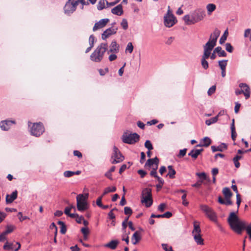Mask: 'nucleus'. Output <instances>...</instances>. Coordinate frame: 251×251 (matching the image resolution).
Listing matches in <instances>:
<instances>
[{
  "label": "nucleus",
  "instance_id": "1",
  "mask_svg": "<svg viewBox=\"0 0 251 251\" xmlns=\"http://www.w3.org/2000/svg\"><path fill=\"white\" fill-rule=\"evenodd\" d=\"M227 222L231 229L237 234H241L242 231L246 229L247 234L251 239V225L246 227L245 222L240 220L235 212H232L230 213Z\"/></svg>",
  "mask_w": 251,
  "mask_h": 251
},
{
  "label": "nucleus",
  "instance_id": "2",
  "mask_svg": "<svg viewBox=\"0 0 251 251\" xmlns=\"http://www.w3.org/2000/svg\"><path fill=\"white\" fill-rule=\"evenodd\" d=\"M205 12L202 8H197L189 14L185 15L183 19L187 25H194L203 20L205 17Z\"/></svg>",
  "mask_w": 251,
  "mask_h": 251
},
{
  "label": "nucleus",
  "instance_id": "3",
  "mask_svg": "<svg viewBox=\"0 0 251 251\" xmlns=\"http://www.w3.org/2000/svg\"><path fill=\"white\" fill-rule=\"evenodd\" d=\"M107 44H100L90 55V59L95 62H100L103 59L104 53L107 50Z\"/></svg>",
  "mask_w": 251,
  "mask_h": 251
},
{
  "label": "nucleus",
  "instance_id": "4",
  "mask_svg": "<svg viewBox=\"0 0 251 251\" xmlns=\"http://www.w3.org/2000/svg\"><path fill=\"white\" fill-rule=\"evenodd\" d=\"M88 194H79L76 197V206L78 211H84L88 208L89 205L87 201Z\"/></svg>",
  "mask_w": 251,
  "mask_h": 251
},
{
  "label": "nucleus",
  "instance_id": "5",
  "mask_svg": "<svg viewBox=\"0 0 251 251\" xmlns=\"http://www.w3.org/2000/svg\"><path fill=\"white\" fill-rule=\"evenodd\" d=\"M141 202L144 203L147 207H150L152 204L151 189L149 188H144L142 192Z\"/></svg>",
  "mask_w": 251,
  "mask_h": 251
},
{
  "label": "nucleus",
  "instance_id": "6",
  "mask_svg": "<svg viewBox=\"0 0 251 251\" xmlns=\"http://www.w3.org/2000/svg\"><path fill=\"white\" fill-rule=\"evenodd\" d=\"M200 208L209 220L215 223H217V216L216 213L212 208L207 205L201 204L200 205Z\"/></svg>",
  "mask_w": 251,
  "mask_h": 251
},
{
  "label": "nucleus",
  "instance_id": "7",
  "mask_svg": "<svg viewBox=\"0 0 251 251\" xmlns=\"http://www.w3.org/2000/svg\"><path fill=\"white\" fill-rule=\"evenodd\" d=\"M125 159L120 150L116 147L113 148V152L111 156L110 161L112 164H115L122 162Z\"/></svg>",
  "mask_w": 251,
  "mask_h": 251
},
{
  "label": "nucleus",
  "instance_id": "8",
  "mask_svg": "<svg viewBox=\"0 0 251 251\" xmlns=\"http://www.w3.org/2000/svg\"><path fill=\"white\" fill-rule=\"evenodd\" d=\"M139 135L136 133L128 134L124 133L122 136V141L124 143L128 144H133L139 140Z\"/></svg>",
  "mask_w": 251,
  "mask_h": 251
},
{
  "label": "nucleus",
  "instance_id": "9",
  "mask_svg": "<svg viewBox=\"0 0 251 251\" xmlns=\"http://www.w3.org/2000/svg\"><path fill=\"white\" fill-rule=\"evenodd\" d=\"M77 5V0H69L64 7L65 13L67 15H70L76 10Z\"/></svg>",
  "mask_w": 251,
  "mask_h": 251
},
{
  "label": "nucleus",
  "instance_id": "10",
  "mask_svg": "<svg viewBox=\"0 0 251 251\" xmlns=\"http://www.w3.org/2000/svg\"><path fill=\"white\" fill-rule=\"evenodd\" d=\"M177 20L175 16L172 14L169 9L167 13L164 17V24L167 27H172L176 23Z\"/></svg>",
  "mask_w": 251,
  "mask_h": 251
},
{
  "label": "nucleus",
  "instance_id": "11",
  "mask_svg": "<svg viewBox=\"0 0 251 251\" xmlns=\"http://www.w3.org/2000/svg\"><path fill=\"white\" fill-rule=\"evenodd\" d=\"M45 129L41 123H34L30 129L31 135L39 137L44 132Z\"/></svg>",
  "mask_w": 251,
  "mask_h": 251
},
{
  "label": "nucleus",
  "instance_id": "12",
  "mask_svg": "<svg viewBox=\"0 0 251 251\" xmlns=\"http://www.w3.org/2000/svg\"><path fill=\"white\" fill-rule=\"evenodd\" d=\"M21 248V244L19 242L15 244L6 242L3 246V249L7 251H17Z\"/></svg>",
  "mask_w": 251,
  "mask_h": 251
},
{
  "label": "nucleus",
  "instance_id": "13",
  "mask_svg": "<svg viewBox=\"0 0 251 251\" xmlns=\"http://www.w3.org/2000/svg\"><path fill=\"white\" fill-rule=\"evenodd\" d=\"M216 43L209 39L208 41L203 46V54L210 56L211 51L216 46Z\"/></svg>",
  "mask_w": 251,
  "mask_h": 251
},
{
  "label": "nucleus",
  "instance_id": "14",
  "mask_svg": "<svg viewBox=\"0 0 251 251\" xmlns=\"http://www.w3.org/2000/svg\"><path fill=\"white\" fill-rule=\"evenodd\" d=\"M15 124L16 122L15 120H5L1 121L0 122V127L3 131H7L10 128L12 125Z\"/></svg>",
  "mask_w": 251,
  "mask_h": 251
},
{
  "label": "nucleus",
  "instance_id": "15",
  "mask_svg": "<svg viewBox=\"0 0 251 251\" xmlns=\"http://www.w3.org/2000/svg\"><path fill=\"white\" fill-rule=\"evenodd\" d=\"M109 19L108 18L102 19L99 22H96L93 28V31H96L98 29L104 27L109 22Z\"/></svg>",
  "mask_w": 251,
  "mask_h": 251
},
{
  "label": "nucleus",
  "instance_id": "16",
  "mask_svg": "<svg viewBox=\"0 0 251 251\" xmlns=\"http://www.w3.org/2000/svg\"><path fill=\"white\" fill-rule=\"evenodd\" d=\"M157 167L158 166H156L155 168L152 169V170L150 173V175L151 176L157 178L158 182H159L160 184H157L156 187L157 189H160L162 187V186L164 183V181L162 178L159 177L157 175L156 169H157Z\"/></svg>",
  "mask_w": 251,
  "mask_h": 251
},
{
  "label": "nucleus",
  "instance_id": "17",
  "mask_svg": "<svg viewBox=\"0 0 251 251\" xmlns=\"http://www.w3.org/2000/svg\"><path fill=\"white\" fill-rule=\"evenodd\" d=\"M117 28H114L112 27H109L106 29L101 34V38L105 40L110 36L115 34L117 32Z\"/></svg>",
  "mask_w": 251,
  "mask_h": 251
},
{
  "label": "nucleus",
  "instance_id": "18",
  "mask_svg": "<svg viewBox=\"0 0 251 251\" xmlns=\"http://www.w3.org/2000/svg\"><path fill=\"white\" fill-rule=\"evenodd\" d=\"M120 46L117 43L115 40H113L109 46V50L107 51V53H118L119 51Z\"/></svg>",
  "mask_w": 251,
  "mask_h": 251
},
{
  "label": "nucleus",
  "instance_id": "19",
  "mask_svg": "<svg viewBox=\"0 0 251 251\" xmlns=\"http://www.w3.org/2000/svg\"><path fill=\"white\" fill-rule=\"evenodd\" d=\"M239 87L242 90H244L243 94L244 95L246 99H249L250 96V91L248 85L246 83H241L239 84Z\"/></svg>",
  "mask_w": 251,
  "mask_h": 251
},
{
  "label": "nucleus",
  "instance_id": "20",
  "mask_svg": "<svg viewBox=\"0 0 251 251\" xmlns=\"http://www.w3.org/2000/svg\"><path fill=\"white\" fill-rule=\"evenodd\" d=\"M17 191L15 190L13 192L12 194L9 195H7L6 196V202L7 203H12L15 199L17 198Z\"/></svg>",
  "mask_w": 251,
  "mask_h": 251
},
{
  "label": "nucleus",
  "instance_id": "21",
  "mask_svg": "<svg viewBox=\"0 0 251 251\" xmlns=\"http://www.w3.org/2000/svg\"><path fill=\"white\" fill-rule=\"evenodd\" d=\"M111 12L115 15L121 16L123 14V6L122 4H119L111 10Z\"/></svg>",
  "mask_w": 251,
  "mask_h": 251
},
{
  "label": "nucleus",
  "instance_id": "22",
  "mask_svg": "<svg viewBox=\"0 0 251 251\" xmlns=\"http://www.w3.org/2000/svg\"><path fill=\"white\" fill-rule=\"evenodd\" d=\"M203 149H193L188 153V155L191 156L193 159H196L198 156L202 152Z\"/></svg>",
  "mask_w": 251,
  "mask_h": 251
},
{
  "label": "nucleus",
  "instance_id": "23",
  "mask_svg": "<svg viewBox=\"0 0 251 251\" xmlns=\"http://www.w3.org/2000/svg\"><path fill=\"white\" fill-rule=\"evenodd\" d=\"M141 239V237L140 235V233L138 231H136L133 234L131 238L132 244L133 245H136Z\"/></svg>",
  "mask_w": 251,
  "mask_h": 251
},
{
  "label": "nucleus",
  "instance_id": "24",
  "mask_svg": "<svg viewBox=\"0 0 251 251\" xmlns=\"http://www.w3.org/2000/svg\"><path fill=\"white\" fill-rule=\"evenodd\" d=\"M211 143V139L208 137H205L202 139L200 144L197 145V147H208Z\"/></svg>",
  "mask_w": 251,
  "mask_h": 251
},
{
  "label": "nucleus",
  "instance_id": "25",
  "mask_svg": "<svg viewBox=\"0 0 251 251\" xmlns=\"http://www.w3.org/2000/svg\"><path fill=\"white\" fill-rule=\"evenodd\" d=\"M119 244V242L117 240H113L108 243L107 244L104 245L105 247L108 248L112 250H115L117 245Z\"/></svg>",
  "mask_w": 251,
  "mask_h": 251
},
{
  "label": "nucleus",
  "instance_id": "26",
  "mask_svg": "<svg viewBox=\"0 0 251 251\" xmlns=\"http://www.w3.org/2000/svg\"><path fill=\"white\" fill-rule=\"evenodd\" d=\"M158 163L159 159L157 157H155L154 158L148 159L145 164V166L151 167L153 164H155L156 166H158Z\"/></svg>",
  "mask_w": 251,
  "mask_h": 251
},
{
  "label": "nucleus",
  "instance_id": "27",
  "mask_svg": "<svg viewBox=\"0 0 251 251\" xmlns=\"http://www.w3.org/2000/svg\"><path fill=\"white\" fill-rule=\"evenodd\" d=\"M210 56L206 55L203 54L201 57V66L204 69H207L209 66H208V63L206 61V59H208L209 57Z\"/></svg>",
  "mask_w": 251,
  "mask_h": 251
},
{
  "label": "nucleus",
  "instance_id": "28",
  "mask_svg": "<svg viewBox=\"0 0 251 251\" xmlns=\"http://www.w3.org/2000/svg\"><path fill=\"white\" fill-rule=\"evenodd\" d=\"M195 241L198 245H202L203 244V240L201 237V233L193 234Z\"/></svg>",
  "mask_w": 251,
  "mask_h": 251
},
{
  "label": "nucleus",
  "instance_id": "29",
  "mask_svg": "<svg viewBox=\"0 0 251 251\" xmlns=\"http://www.w3.org/2000/svg\"><path fill=\"white\" fill-rule=\"evenodd\" d=\"M193 224L194 229L192 231V234L201 233V229L200 228V223L197 221H194Z\"/></svg>",
  "mask_w": 251,
  "mask_h": 251
},
{
  "label": "nucleus",
  "instance_id": "30",
  "mask_svg": "<svg viewBox=\"0 0 251 251\" xmlns=\"http://www.w3.org/2000/svg\"><path fill=\"white\" fill-rule=\"evenodd\" d=\"M214 53H218L219 57H226V53L222 50L221 47H217L214 49Z\"/></svg>",
  "mask_w": 251,
  "mask_h": 251
},
{
  "label": "nucleus",
  "instance_id": "31",
  "mask_svg": "<svg viewBox=\"0 0 251 251\" xmlns=\"http://www.w3.org/2000/svg\"><path fill=\"white\" fill-rule=\"evenodd\" d=\"M220 32L218 30H215L210 36L209 40L216 43L217 40L220 35Z\"/></svg>",
  "mask_w": 251,
  "mask_h": 251
},
{
  "label": "nucleus",
  "instance_id": "32",
  "mask_svg": "<svg viewBox=\"0 0 251 251\" xmlns=\"http://www.w3.org/2000/svg\"><path fill=\"white\" fill-rule=\"evenodd\" d=\"M211 150L213 152H215L217 151H222L223 148H224L225 149H226L227 146H226V144H225L224 143H222L220 146H219L218 147L212 146H211Z\"/></svg>",
  "mask_w": 251,
  "mask_h": 251
},
{
  "label": "nucleus",
  "instance_id": "33",
  "mask_svg": "<svg viewBox=\"0 0 251 251\" xmlns=\"http://www.w3.org/2000/svg\"><path fill=\"white\" fill-rule=\"evenodd\" d=\"M168 173L167 176H168L170 178H175L176 172L175 169H174L173 166L172 165H169L168 166Z\"/></svg>",
  "mask_w": 251,
  "mask_h": 251
},
{
  "label": "nucleus",
  "instance_id": "34",
  "mask_svg": "<svg viewBox=\"0 0 251 251\" xmlns=\"http://www.w3.org/2000/svg\"><path fill=\"white\" fill-rule=\"evenodd\" d=\"M223 193L225 196L226 199H230L232 195V193L230 191L229 188L225 187L223 189Z\"/></svg>",
  "mask_w": 251,
  "mask_h": 251
},
{
  "label": "nucleus",
  "instance_id": "35",
  "mask_svg": "<svg viewBox=\"0 0 251 251\" xmlns=\"http://www.w3.org/2000/svg\"><path fill=\"white\" fill-rule=\"evenodd\" d=\"M206 9L208 15H210L212 12L215 10L216 5L213 3H209L206 5Z\"/></svg>",
  "mask_w": 251,
  "mask_h": 251
},
{
  "label": "nucleus",
  "instance_id": "36",
  "mask_svg": "<svg viewBox=\"0 0 251 251\" xmlns=\"http://www.w3.org/2000/svg\"><path fill=\"white\" fill-rule=\"evenodd\" d=\"M227 60H220L218 62L219 66L221 70H226L227 65Z\"/></svg>",
  "mask_w": 251,
  "mask_h": 251
},
{
  "label": "nucleus",
  "instance_id": "37",
  "mask_svg": "<svg viewBox=\"0 0 251 251\" xmlns=\"http://www.w3.org/2000/svg\"><path fill=\"white\" fill-rule=\"evenodd\" d=\"M106 0H100L98 4L97 8L99 10H101L104 8H107V6H105V1Z\"/></svg>",
  "mask_w": 251,
  "mask_h": 251
},
{
  "label": "nucleus",
  "instance_id": "38",
  "mask_svg": "<svg viewBox=\"0 0 251 251\" xmlns=\"http://www.w3.org/2000/svg\"><path fill=\"white\" fill-rule=\"evenodd\" d=\"M133 46L131 42H129L127 43L125 51L126 52H129V53H131L132 52L133 50Z\"/></svg>",
  "mask_w": 251,
  "mask_h": 251
},
{
  "label": "nucleus",
  "instance_id": "39",
  "mask_svg": "<svg viewBox=\"0 0 251 251\" xmlns=\"http://www.w3.org/2000/svg\"><path fill=\"white\" fill-rule=\"evenodd\" d=\"M116 190V188L115 186L112 187H107L105 189L102 195L104 196L109 193L115 192Z\"/></svg>",
  "mask_w": 251,
  "mask_h": 251
},
{
  "label": "nucleus",
  "instance_id": "40",
  "mask_svg": "<svg viewBox=\"0 0 251 251\" xmlns=\"http://www.w3.org/2000/svg\"><path fill=\"white\" fill-rule=\"evenodd\" d=\"M218 121L217 117H213L210 119L206 120L205 121V124L207 126H210L212 124H214L216 123Z\"/></svg>",
  "mask_w": 251,
  "mask_h": 251
},
{
  "label": "nucleus",
  "instance_id": "41",
  "mask_svg": "<svg viewBox=\"0 0 251 251\" xmlns=\"http://www.w3.org/2000/svg\"><path fill=\"white\" fill-rule=\"evenodd\" d=\"M227 34H228V32H227V30H226L225 31L224 34L222 36V37L220 39L219 43L220 44L222 45L225 43V42L226 40Z\"/></svg>",
  "mask_w": 251,
  "mask_h": 251
},
{
  "label": "nucleus",
  "instance_id": "42",
  "mask_svg": "<svg viewBox=\"0 0 251 251\" xmlns=\"http://www.w3.org/2000/svg\"><path fill=\"white\" fill-rule=\"evenodd\" d=\"M196 175L200 178H202L203 180H206L208 182L210 181V178L206 176V174L204 172L197 173Z\"/></svg>",
  "mask_w": 251,
  "mask_h": 251
},
{
  "label": "nucleus",
  "instance_id": "43",
  "mask_svg": "<svg viewBox=\"0 0 251 251\" xmlns=\"http://www.w3.org/2000/svg\"><path fill=\"white\" fill-rule=\"evenodd\" d=\"M15 228V226L12 225H8L6 226V229L5 231H4V234L6 235L12 232Z\"/></svg>",
  "mask_w": 251,
  "mask_h": 251
},
{
  "label": "nucleus",
  "instance_id": "44",
  "mask_svg": "<svg viewBox=\"0 0 251 251\" xmlns=\"http://www.w3.org/2000/svg\"><path fill=\"white\" fill-rule=\"evenodd\" d=\"M121 25L124 30H126L128 28V23L126 19H123L121 23Z\"/></svg>",
  "mask_w": 251,
  "mask_h": 251
},
{
  "label": "nucleus",
  "instance_id": "45",
  "mask_svg": "<svg viewBox=\"0 0 251 251\" xmlns=\"http://www.w3.org/2000/svg\"><path fill=\"white\" fill-rule=\"evenodd\" d=\"M145 147L148 149L149 151H151L153 149V147L151 143L149 140H147L145 143Z\"/></svg>",
  "mask_w": 251,
  "mask_h": 251
},
{
  "label": "nucleus",
  "instance_id": "46",
  "mask_svg": "<svg viewBox=\"0 0 251 251\" xmlns=\"http://www.w3.org/2000/svg\"><path fill=\"white\" fill-rule=\"evenodd\" d=\"M124 212L126 215L129 216L132 213V210L130 207L126 206L124 208Z\"/></svg>",
  "mask_w": 251,
  "mask_h": 251
},
{
  "label": "nucleus",
  "instance_id": "47",
  "mask_svg": "<svg viewBox=\"0 0 251 251\" xmlns=\"http://www.w3.org/2000/svg\"><path fill=\"white\" fill-rule=\"evenodd\" d=\"M98 71L100 75L103 76L109 72V69L108 68H105L104 70L102 69H100L98 70Z\"/></svg>",
  "mask_w": 251,
  "mask_h": 251
},
{
  "label": "nucleus",
  "instance_id": "48",
  "mask_svg": "<svg viewBox=\"0 0 251 251\" xmlns=\"http://www.w3.org/2000/svg\"><path fill=\"white\" fill-rule=\"evenodd\" d=\"M75 175L74 172L66 171L64 172V176L66 177H70Z\"/></svg>",
  "mask_w": 251,
  "mask_h": 251
},
{
  "label": "nucleus",
  "instance_id": "49",
  "mask_svg": "<svg viewBox=\"0 0 251 251\" xmlns=\"http://www.w3.org/2000/svg\"><path fill=\"white\" fill-rule=\"evenodd\" d=\"M186 196L187 195L186 193H185L181 197V199L182 200V204L185 206H188L189 204V202L186 200Z\"/></svg>",
  "mask_w": 251,
  "mask_h": 251
},
{
  "label": "nucleus",
  "instance_id": "50",
  "mask_svg": "<svg viewBox=\"0 0 251 251\" xmlns=\"http://www.w3.org/2000/svg\"><path fill=\"white\" fill-rule=\"evenodd\" d=\"M226 50L231 53L233 51V48L230 43H227L226 44Z\"/></svg>",
  "mask_w": 251,
  "mask_h": 251
},
{
  "label": "nucleus",
  "instance_id": "51",
  "mask_svg": "<svg viewBox=\"0 0 251 251\" xmlns=\"http://www.w3.org/2000/svg\"><path fill=\"white\" fill-rule=\"evenodd\" d=\"M216 91V86L213 85L212 87H211L207 91V94L209 96H211L213 94L215 93Z\"/></svg>",
  "mask_w": 251,
  "mask_h": 251
},
{
  "label": "nucleus",
  "instance_id": "52",
  "mask_svg": "<svg viewBox=\"0 0 251 251\" xmlns=\"http://www.w3.org/2000/svg\"><path fill=\"white\" fill-rule=\"evenodd\" d=\"M95 36L93 35H90L89 38V43L91 47H93L95 42Z\"/></svg>",
  "mask_w": 251,
  "mask_h": 251
},
{
  "label": "nucleus",
  "instance_id": "53",
  "mask_svg": "<svg viewBox=\"0 0 251 251\" xmlns=\"http://www.w3.org/2000/svg\"><path fill=\"white\" fill-rule=\"evenodd\" d=\"M187 149H184L179 151V154L177 156L179 158L184 156L186 153Z\"/></svg>",
  "mask_w": 251,
  "mask_h": 251
},
{
  "label": "nucleus",
  "instance_id": "54",
  "mask_svg": "<svg viewBox=\"0 0 251 251\" xmlns=\"http://www.w3.org/2000/svg\"><path fill=\"white\" fill-rule=\"evenodd\" d=\"M128 218H129V216L126 217L122 223V228L124 229H125L127 227V223Z\"/></svg>",
  "mask_w": 251,
  "mask_h": 251
},
{
  "label": "nucleus",
  "instance_id": "55",
  "mask_svg": "<svg viewBox=\"0 0 251 251\" xmlns=\"http://www.w3.org/2000/svg\"><path fill=\"white\" fill-rule=\"evenodd\" d=\"M166 207V205L165 203H161L159 206H158V210L161 212L164 211L165 208Z\"/></svg>",
  "mask_w": 251,
  "mask_h": 251
},
{
  "label": "nucleus",
  "instance_id": "56",
  "mask_svg": "<svg viewBox=\"0 0 251 251\" xmlns=\"http://www.w3.org/2000/svg\"><path fill=\"white\" fill-rule=\"evenodd\" d=\"M103 196L102 195V196H101L99 198H98L97 199V201H96L97 205L98 206H99L100 207L102 205V204L101 202V200H102Z\"/></svg>",
  "mask_w": 251,
  "mask_h": 251
},
{
  "label": "nucleus",
  "instance_id": "57",
  "mask_svg": "<svg viewBox=\"0 0 251 251\" xmlns=\"http://www.w3.org/2000/svg\"><path fill=\"white\" fill-rule=\"evenodd\" d=\"M115 53H112V54L109 56L108 59L110 61H113L117 59V56Z\"/></svg>",
  "mask_w": 251,
  "mask_h": 251
},
{
  "label": "nucleus",
  "instance_id": "58",
  "mask_svg": "<svg viewBox=\"0 0 251 251\" xmlns=\"http://www.w3.org/2000/svg\"><path fill=\"white\" fill-rule=\"evenodd\" d=\"M236 199H237L236 203H237V207H238V208L239 207V206H240V203H241V198H240V195H239V194H237L236 195Z\"/></svg>",
  "mask_w": 251,
  "mask_h": 251
},
{
  "label": "nucleus",
  "instance_id": "59",
  "mask_svg": "<svg viewBox=\"0 0 251 251\" xmlns=\"http://www.w3.org/2000/svg\"><path fill=\"white\" fill-rule=\"evenodd\" d=\"M18 216H19V219L20 220V221L22 222L23 221H24L25 220L27 219V217L26 216H23L22 215V213L21 212H19L18 213Z\"/></svg>",
  "mask_w": 251,
  "mask_h": 251
},
{
  "label": "nucleus",
  "instance_id": "60",
  "mask_svg": "<svg viewBox=\"0 0 251 251\" xmlns=\"http://www.w3.org/2000/svg\"><path fill=\"white\" fill-rule=\"evenodd\" d=\"M172 216L171 212L167 211L163 214V218H169Z\"/></svg>",
  "mask_w": 251,
  "mask_h": 251
},
{
  "label": "nucleus",
  "instance_id": "61",
  "mask_svg": "<svg viewBox=\"0 0 251 251\" xmlns=\"http://www.w3.org/2000/svg\"><path fill=\"white\" fill-rule=\"evenodd\" d=\"M138 173L141 176L142 178L144 177L147 174V173L143 170H138Z\"/></svg>",
  "mask_w": 251,
  "mask_h": 251
},
{
  "label": "nucleus",
  "instance_id": "62",
  "mask_svg": "<svg viewBox=\"0 0 251 251\" xmlns=\"http://www.w3.org/2000/svg\"><path fill=\"white\" fill-rule=\"evenodd\" d=\"M73 153L75 156H77L79 158H81L82 156V153L78 151H74Z\"/></svg>",
  "mask_w": 251,
  "mask_h": 251
},
{
  "label": "nucleus",
  "instance_id": "63",
  "mask_svg": "<svg viewBox=\"0 0 251 251\" xmlns=\"http://www.w3.org/2000/svg\"><path fill=\"white\" fill-rule=\"evenodd\" d=\"M84 218L82 216H79L78 215V216L76 217V222L77 223L80 224L81 223L82 220H83Z\"/></svg>",
  "mask_w": 251,
  "mask_h": 251
},
{
  "label": "nucleus",
  "instance_id": "64",
  "mask_svg": "<svg viewBox=\"0 0 251 251\" xmlns=\"http://www.w3.org/2000/svg\"><path fill=\"white\" fill-rule=\"evenodd\" d=\"M219 172V170L217 168H214L212 169L211 173L213 176H216Z\"/></svg>",
  "mask_w": 251,
  "mask_h": 251
}]
</instances>
